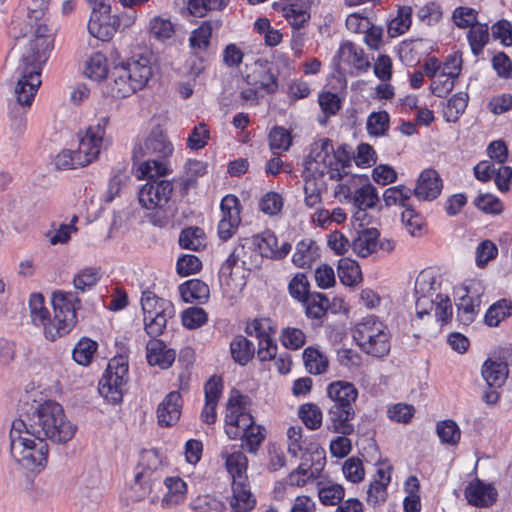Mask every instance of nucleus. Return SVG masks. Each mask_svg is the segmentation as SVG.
I'll use <instances>...</instances> for the list:
<instances>
[{
  "label": "nucleus",
  "instance_id": "nucleus-1",
  "mask_svg": "<svg viewBox=\"0 0 512 512\" xmlns=\"http://www.w3.org/2000/svg\"><path fill=\"white\" fill-rule=\"evenodd\" d=\"M77 426L67 419L63 407L52 400L39 404L25 418L15 419L10 430V451L24 469L41 471L47 463L48 444L70 441Z\"/></svg>",
  "mask_w": 512,
  "mask_h": 512
},
{
  "label": "nucleus",
  "instance_id": "nucleus-2",
  "mask_svg": "<svg viewBox=\"0 0 512 512\" xmlns=\"http://www.w3.org/2000/svg\"><path fill=\"white\" fill-rule=\"evenodd\" d=\"M51 303L53 319L50 318V313L44 306V297L40 293L31 294L29 309L33 324L43 326L45 338L54 341L68 334L75 326L76 311L81 307V300L76 292L55 291Z\"/></svg>",
  "mask_w": 512,
  "mask_h": 512
},
{
  "label": "nucleus",
  "instance_id": "nucleus-3",
  "mask_svg": "<svg viewBox=\"0 0 512 512\" xmlns=\"http://www.w3.org/2000/svg\"><path fill=\"white\" fill-rule=\"evenodd\" d=\"M46 26H39L35 38L21 56L12 78L16 80L15 93L20 104L30 105L41 85L42 66L49 58L52 41L45 35Z\"/></svg>",
  "mask_w": 512,
  "mask_h": 512
},
{
  "label": "nucleus",
  "instance_id": "nucleus-4",
  "mask_svg": "<svg viewBox=\"0 0 512 512\" xmlns=\"http://www.w3.org/2000/svg\"><path fill=\"white\" fill-rule=\"evenodd\" d=\"M173 145L167 135L160 129H153L150 134L136 144L132 151L134 162H140L138 177L165 176L169 173L167 159L173 153Z\"/></svg>",
  "mask_w": 512,
  "mask_h": 512
},
{
  "label": "nucleus",
  "instance_id": "nucleus-5",
  "mask_svg": "<svg viewBox=\"0 0 512 512\" xmlns=\"http://www.w3.org/2000/svg\"><path fill=\"white\" fill-rule=\"evenodd\" d=\"M153 75L149 58L139 56L116 64L111 71L110 93L115 98H126L142 90Z\"/></svg>",
  "mask_w": 512,
  "mask_h": 512
},
{
  "label": "nucleus",
  "instance_id": "nucleus-6",
  "mask_svg": "<svg viewBox=\"0 0 512 512\" xmlns=\"http://www.w3.org/2000/svg\"><path fill=\"white\" fill-rule=\"evenodd\" d=\"M360 349L373 357H384L390 351V333L387 326L376 316L370 315L357 323L352 331Z\"/></svg>",
  "mask_w": 512,
  "mask_h": 512
},
{
  "label": "nucleus",
  "instance_id": "nucleus-7",
  "mask_svg": "<svg viewBox=\"0 0 512 512\" xmlns=\"http://www.w3.org/2000/svg\"><path fill=\"white\" fill-rule=\"evenodd\" d=\"M336 156L334 146L328 138L314 141L310 151L304 160V174L312 177H323L329 175L331 180L339 181L343 178L340 168L335 167Z\"/></svg>",
  "mask_w": 512,
  "mask_h": 512
},
{
  "label": "nucleus",
  "instance_id": "nucleus-8",
  "mask_svg": "<svg viewBox=\"0 0 512 512\" xmlns=\"http://www.w3.org/2000/svg\"><path fill=\"white\" fill-rule=\"evenodd\" d=\"M128 382V360L124 356L112 358L105 374L99 381V393L110 403L117 404L123 399Z\"/></svg>",
  "mask_w": 512,
  "mask_h": 512
},
{
  "label": "nucleus",
  "instance_id": "nucleus-9",
  "mask_svg": "<svg viewBox=\"0 0 512 512\" xmlns=\"http://www.w3.org/2000/svg\"><path fill=\"white\" fill-rule=\"evenodd\" d=\"M249 398L237 390H232L228 399L225 415V432L230 439H238L241 434L252 427L253 417L247 413Z\"/></svg>",
  "mask_w": 512,
  "mask_h": 512
},
{
  "label": "nucleus",
  "instance_id": "nucleus-10",
  "mask_svg": "<svg viewBox=\"0 0 512 512\" xmlns=\"http://www.w3.org/2000/svg\"><path fill=\"white\" fill-rule=\"evenodd\" d=\"M109 124V117L103 116L97 120L95 125H90L85 135L79 140L78 146V164H84L85 166L90 164L92 161L97 159L101 150L109 144V140L105 137L106 127Z\"/></svg>",
  "mask_w": 512,
  "mask_h": 512
},
{
  "label": "nucleus",
  "instance_id": "nucleus-11",
  "mask_svg": "<svg viewBox=\"0 0 512 512\" xmlns=\"http://www.w3.org/2000/svg\"><path fill=\"white\" fill-rule=\"evenodd\" d=\"M162 176L145 177L147 182L138 192L139 203L142 207L151 209H160L167 211L173 193L172 182L160 179Z\"/></svg>",
  "mask_w": 512,
  "mask_h": 512
},
{
  "label": "nucleus",
  "instance_id": "nucleus-12",
  "mask_svg": "<svg viewBox=\"0 0 512 512\" xmlns=\"http://www.w3.org/2000/svg\"><path fill=\"white\" fill-rule=\"evenodd\" d=\"M138 471L135 475V486L141 488L138 499H143L152 492L156 484H160L161 478V459L156 451L145 450L140 455Z\"/></svg>",
  "mask_w": 512,
  "mask_h": 512
},
{
  "label": "nucleus",
  "instance_id": "nucleus-13",
  "mask_svg": "<svg viewBox=\"0 0 512 512\" xmlns=\"http://www.w3.org/2000/svg\"><path fill=\"white\" fill-rule=\"evenodd\" d=\"M442 187L438 172L429 168L421 172L412 193L420 201H432L440 195Z\"/></svg>",
  "mask_w": 512,
  "mask_h": 512
},
{
  "label": "nucleus",
  "instance_id": "nucleus-14",
  "mask_svg": "<svg viewBox=\"0 0 512 512\" xmlns=\"http://www.w3.org/2000/svg\"><path fill=\"white\" fill-rule=\"evenodd\" d=\"M355 416V409L330 406L327 412V429L339 435H352L355 431L352 423Z\"/></svg>",
  "mask_w": 512,
  "mask_h": 512
},
{
  "label": "nucleus",
  "instance_id": "nucleus-15",
  "mask_svg": "<svg viewBox=\"0 0 512 512\" xmlns=\"http://www.w3.org/2000/svg\"><path fill=\"white\" fill-rule=\"evenodd\" d=\"M91 7L92 13L87 25L88 32L91 36L99 40L107 41V37L111 34V31H113V28L102 26L101 20L103 18H111V6L108 4L107 0H96Z\"/></svg>",
  "mask_w": 512,
  "mask_h": 512
},
{
  "label": "nucleus",
  "instance_id": "nucleus-16",
  "mask_svg": "<svg viewBox=\"0 0 512 512\" xmlns=\"http://www.w3.org/2000/svg\"><path fill=\"white\" fill-rule=\"evenodd\" d=\"M465 497L473 506L489 507L496 502L498 493L492 484H486L476 479L466 487Z\"/></svg>",
  "mask_w": 512,
  "mask_h": 512
},
{
  "label": "nucleus",
  "instance_id": "nucleus-17",
  "mask_svg": "<svg viewBox=\"0 0 512 512\" xmlns=\"http://www.w3.org/2000/svg\"><path fill=\"white\" fill-rule=\"evenodd\" d=\"M327 395L332 402L330 406L354 409L358 391L354 384L350 382L335 381L328 385Z\"/></svg>",
  "mask_w": 512,
  "mask_h": 512
},
{
  "label": "nucleus",
  "instance_id": "nucleus-18",
  "mask_svg": "<svg viewBox=\"0 0 512 512\" xmlns=\"http://www.w3.org/2000/svg\"><path fill=\"white\" fill-rule=\"evenodd\" d=\"M182 397L178 391H172L158 405L157 418L161 426L174 425L181 416Z\"/></svg>",
  "mask_w": 512,
  "mask_h": 512
},
{
  "label": "nucleus",
  "instance_id": "nucleus-19",
  "mask_svg": "<svg viewBox=\"0 0 512 512\" xmlns=\"http://www.w3.org/2000/svg\"><path fill=\"white\" fill-rule=\"evenodd\" d=\"M146 358L151 366H159L162 369L169 368L175 360L176 353L167 349L163 341L151 339L146 345Z\"/></svg>",
  "mask_w": 512,
  "mask_h": 512
},
{
  "label": "nucleus",
  "instance_id": "nucleus-20",
  "mask_svg": "<svg viewBox=\"0 0 512 512\" xmlns=\"http://www.w3.org/2000/svg\"><path fill=\"white\" fill-rule=\"evenodd\" d=\"M141 308L144 316L160 315L174 316L175 309L171 301L158 297L152 291H144L141 297Z\"/></svg>",
  "mask_w": 512,
  "mask_h": 512
},
{
  "label": "nucleus",
  "instance_id": "nucleus-21",
  "mask_svg": "<svg viewBox=\"0 0 512 512\" xmlns=\"http://www.w3.org/2000/svg\"><path fill=\"white\" fill-rule=\"evenodd\" d=\"M481 298L479 294L472 295L469 288L457 303V318L463 325L471 324L480 311Z\"/></svg>",
  "mask_w": 512,
  "mask_h": 512
},
{
  "label": "nucleus",
  "instance_id": "nucleus-22",
  "mask_svg": "<svg viewBox=\"0 0 512 512\" xmlns=\"http://www.w3.org/2000/svg\"><path fill=\"white\" fill-rule=\"evenodd\" d=\"M379 235L376 228L358 230L351 244L353 251L363 258L371 255L377 250Z\"/></svg>",
  "mask_w": 512,
  "mask_h": 512
},
{
  "label": "nucleus",
  "instance_id": "nucleus-23",
  "mask_svg": "<svg viewBox=\"0 0 512 512\" xmlns=\"http://www.w3.org/2000/svg\"><path fill=\"white\" fill-rule=\"evenodd\" d=\"M183 301L187 303L198 302L204 304L210 296L208 285L200 279H191L179 286Z\"/></svg>",
  "mask_w": 512,
  "mask_h": 512
},
{
  "label": "nucleus",
  "instance_id": "nucleus-24",
  "mask_svg": "<svg viewBox=\"0 0 512 512\" xmlns=\"http://www.w3.org/2000/svg\"><path fill=\"white\" fill-rule=\"evenodd\" d=\"M507 364L501 361L487 359L481 369L483 379L490 388L501 387L508 376Z\"/></svg>",
  "mask_w": 512,
  "mask_h": 512
},
{
  "label": "nucleus",
  "instance_id": "nucleus-25",
  "mask_svg": "<svg viewBox=\"0 0 512 512\" xmlns=\"http://www.w3.org/2000/svg\"><path fill=\"white\" fill-rule=\"evenodd\" d=\"M212 23L210 21H204L198 28L194 29L189 37V46L194 55L203 59L202 54L207 52L211 37H212Z\"/></svg>",
  "mask_w": 512,
  "mask_h": 512
},
{
  "label": "nucleus",
  "instance_id": "nucleus-26",
  "mask_svg": "<svg viewBox=\"0 0 512 512\" xmlns=\"http://www.w3.org/2000/svg\"><path fill=\"white\" fill-rule=\"evenodd\" d=\"M164 484L167 493L162 498L163 507H172L184 502L187 495V484L180 477H167Z\"/></svg>",
  "mask_w": 512,
  "mask_h": 512
},
{
  "label": "nucleus",
  "instance_id": "nucleus-27",
  "mask_svg": "<svg viewBox=\"0 0 512 512\" xmlns=\"http://www.w3.org/2000/svg\"><path fill=\"white\" fill-rule=\"evenodd\" d=\"M309 319L321 320L330 308L327 296L320 292H311L302 302Z\"/></svg>",
  "mask_w": 512,
  "mask_h": 512
},
{
  "label": "nucleus",
  "instance_id": "nucleus-28",
  "mask_svg": "<svg viewBox=\"0 0 512 512\" xmlns=\"http://www.w3.org/2000/svg\"><path fill=\"white\" fill-rule=\"evenodd\" d=\"M221 457L225 459L227 471L231 474L234 481L242 479L247 469V457L241 450L230 452L227 447L221 451Z\"/></svg>",
  "mask_w": 512,
  "mask_h": 512
},
{
  "label": "nucleus",
  "instance_id": "nucleus-29",
  "mask_svg": "<svg viewBox=\"0 0 512 512\" xmlns=\"http://www.w3.org/2000/svg\"><path fill=\"white\" fill-rule=\"evenodd\" d=\"M318 256V248L314 241L305 239L297 243L292 261L299 268H309Z\"/></svg>",
  "mask_w": 512,
  "mask_h": 512
},
{
  "label": "nucleus",
  "instance_id": "nucleus-30",
  "mask_svg": "<svg viewBox=\"0 0 512 512\" xmlns=\"http://www.w3.org/2000/svg\"><path fill=\"white\" fill-rule=\"evenodd\" d=\"M230 353L239 365H246L254 356V344L242 335L236 336L230 343Z\"/></svg>",
  "mask_w": 512,
  "mask_h": 512
},
{
  "label": "nucleus",
  "instance_id": "nucleus-31",
  "mask_svg": "<svg viewBox=\"0 0 512 512\" xmlns=\"http://www.w3.org/2000/svg\"><path fill=\"white\" fill-rule=\"evenodd\" d=\"M337 270L341 283L346 286H354L362 280L358 263L350 258L340 259Z\"/></svg>",
  "mask_w": 512,
  "mask_h": 512
},
{
  "label": "nucleus",
  "instance_id": "nucleus-32",
  "mask_svg": "<svg viewBox=\"0 0 512 512\" xmlns=\"http://www.w3.org/2000/svg\"><path fill=\"white\" fill-rule=\"evenodd\" d=\"M339 57L342 61L353 65L357 69H367L369 62L364 57L363 50L354 43L344 42L339 49Z\"/></svg>",
  "mask_w": 512,
  "mask_h": 512
},
{
  "label": "nucleus",
  "instance_id": "nucleus-33",
  "mask_svg": "<svg viewBox=\"0 0 512 512\" xmlns=\"http://www.w3.org/2000/svg\"><path fill=\"white\" fill-rule=\"evenodd\" d=\"M303 360L307 371L314 375L325 373L329 365L328 358L314 347L304 350Z\"/></svg>",
  "mask_w": 512,
  "mask_h": 512
},
{
  "label": "nucleus",
  "instance_id": "nucleus-34",
  "mask_svg": "<svg viewBox=\"0 0 512 512\" xmlns=\"http://www.w3.org/2000/svg\"><path fill=\"white\" fill-rule=\"evenodd\" d=\"M102 277L101 269L86 267L81 269L73 278V285L77 291L86 292L92 289Z\"/></svg>",
  "mask_w": 512,
  "mask_h": 512
},
{
  "label": "nucleus",
  "instance_id": "nucleus-35",
  "mask_svg": "<svg viewBox=\"0 0 512 512\" xmlns=\"http://www.w3.org/2000/svg\"><path fill=\"white\" fill-rule=\"evenodd\" d=\"M489 28L487 24L476 23L468 31V42L472 53L478 56L489 41Z\"/></svg>",
  "mask_w": 512,
  "mask_h": 512
},
{
  "label": "nucleus",
  "instance_id": "nucleus-36",
  "mask_svg": "<svg viewBox=\"0 0 512 512\" xmlns=\"http://www.w3.org/2000/svg\"><path fill=\"white\" fill-rule=\"evenodd\" d=\"M355 208H373L379 201L377 189L370 183H367L356 189L351 196Z\"/></svg>",
  "mask_w": 512,
  "mask_h": 512
},
{
  "label": "nucleus",
  "instance_id": "nucleus-37",
  "mask_svg": "<svg viewBox=\"0 0 512 512\" xmlns=\"http://www.w3.org/2000/svg\"><path fill=\"white\" fill-rule=\"evenodd\" d=\"M439 286L437 275L432 269L422 270L415 280V295L430 297Z\"/></svg>",
  "mask_w": 512,
  "mask_h": 512
},
{
  "label": "nucleus",
  "instance_id": "nucleus-38",
  "mask_svg": "<svg viewBox=\"0 0 512 512\" xmlns=\"http://www.w3.org/2000/svg\"><path fill=\"white\" fill-rule=\"evenodd\" d=\"M512 315V302L506 299L499 300L487 310L485 323L490 327H496L501 321Z\"/></svg>",
  "mask_w": 512,
  "mask_h": 512
},
{
  "label": "nucleus",
  "instance_id": "nucleus-39",
  "mask_svg": "<svg viewBox=\"0 0 512 512\" xmlns=\"http://www.w3.org/2000/svg\"><path fill=\"white\" fill-rule=\"evenodd\" d=\"M232 489L233 501L231 502V505L236 512H247L254 507L255 499L251 492L247 490L241 482L234 481Z\"/></svg>",
  "mask_w": 512,
  "mask_h": 512
},
{
  "label": "nucleus",
  "instance_id": "nucleus-40",
  "mask_svg": "<svg viewBox=\"0 0 512 512\" xmlns=\"http://www.w3.org/2000/svg\"><path fill=\"white\" fill-rule=\"evenodd\" d=\"M468 103V94L459 92L453 95L443 109V116L447 122H456L464 113Z\"/></svg>",
  "mask_w": 512,
  "mask_h": 512
},
{
  "label": "nucleus",
  "instance_id": "nucleus-41",
  "mask_svg": "<svg viewBox=\"0 0 512 512\" xmlns=\"http://www.w3.org/2000/svg\"><path fill=\"white\" fill-rule=\"evenodd\" d=\"M412 190L405 185L389 187L384 191L383 200L386 206L399 205L404 207L411 206L409 200Z\"/></svg>",
  "mask_w": 512,
  "mask_h": 512
},
{
  "label": "nucleus",
  "instance_id": "nucleus-42",
  "mask_svg": "<svg viewBox=\"0 0 512 512\" xmlns=\"http://www.w3.org/2000/svg\"><path fill=\"white\" fill-rule=\"evenodd\" d=\"M179 244L184 249L198 251L204 244V231L199 227H188L181 231Z\"/></svg>",
  "mask_w": 512,
  "mask_h": 512
},
{
  "label": "nucleus",
  "instance_id": "nucleus-43",
  "mask_svg": "<svg viewBox=\"0 0 512 512\" xmlns=\"http://www.w3.org/2000/svg\"><path fill=\"white\" fill-rule=\"evenodd\" d=\"M14 94H16V93L14 92ZM15 97H17V95H15ZM31 105H32V103L30 105L20 104L18 102V98H16L15 103H12L10 106V112H9L10 122H11L10 126H11V129L13 130V133L16 136L23 135L26 130L25 108H28Z\"/></svg>",
  "mask_w": 512,
  "mask_h": 512
},
{
  "label": "nucleus",
  "instance_id": "nucleus-44",
  "mask_svg": "<svg viewBox=\"0 0 512 512\" xmlns=\"http://www.w3.org/2000/svg\"><path fill=\"white\" fill-rule=\"evenodd\" d=\"M85 74L93 80L99 81L106 78L108 66L106 57L100 53H94L88 60L85 67Z\"/></svg>",
  "mask_w": 512,
  "mask_h": 512
},
{
  "label": "nucleus",
  "instance_id": "nucleus-45",
  "mask_svg": "<svg viewBox=\"0 0 512 512\" xmlns=\"http://www.w3.org/2000/svg\"><path fill=\"white\" fill-rule=\"evenodd\" d=\"M193 512H225L224 503L215 496L199 495L190 502Z\"/></svg>",
  "mask_w": 512,
  "mask_h": 512
},
{
  "label": "nucleus",
  "instance_id": "nucleus-46",
  "mask_svg": "<svg viewBox=\"0 0 512 512\" xmlns=\"http://www.w3.org/2000/svg\"><path fill=\"white\" fill-rule=\"evenodd\" d=\"M97 343L89 338H82L73 349V359L80 365H88L97 350Z\"/></svg>",
  "mask_w": 512,
  "mask_h": 512
},
{
  "label": "nucleus",
  "instance_id": "nucleus-47",
  "mask_svg": "<svg viewBox=\"0 0 512 512\" xmlns=\"http://www.w3.org/2000/svg\"><path fill=\"white\" fill-rule=\"evenodd\" d=\"M227 6L226 0H188L187 9L195 17H204L209 11L222 10Z\"/></svg>",
  "mask_w": 512,
  "mask_h": 512
},
{
  "label": "nucleus",
  "instance_id": "nucleus-48",
  "mask_svg": "<svg viewBox=\"0 0 512 512\" xmlns=\"http://www.w3.org/2000/svg\"><path fill=\"white\" fill-rule=\"evenodd\" d=\"M252 243L262 257L274 259L277 238L272 232L266 231L260 235L254 236Z\"/></svg>",
  "mask_w": 512,
  "mask_h": 512
},
{
  "label": "nucleus",
  "instance_id": "nucleus-49",
  "mask_svg": "<svg viewBox=\"0 0 512 512\" xmlns=\"http://www.w3.org/2000/svg\"><path fill=\"white\" fill-rule=\"evenodd\" d=\"M389 128V114L386 111L372 112L366 122V129L372 136H383Z\"/></svg>",
  "mask_w": 512,
  "mask_h": 512
},
{
  "label": "nucleus",
  "instance_id": "nucleus-50",
  "mask_svg": "<svg viewBox=\"0 0 512 512\" xmlns=\"http://www.w3.org/2000/svg\"><path fill=\"white\" fill-rule=\"evenodd\" d=\"M299 417L311 430L320 428L322 424V411L316 404H303L299 409Z\"/></svg>",
  "mask_w": 512,
  "mask_h": 512
},
{
  "label": "nucleus",
  "instance_id": "nucleus-51",
  "mask_svg": "<svg viewBox=\"0 0 512 512\" xmlns=\"http://www.w3.org/2000/svg\"><path fill=\"white\" fill-rule=\"evenodd\" d=\"M437 434L443 443L455 445L460 440V429L453 420H444L437 424Z\"/></svg>",
  "mask_w": 512,
  "mask_h": 512
},
{
  "label": "nucleus",
  "instance_id": "nucleus-52",
  "mask_svg": "<svg viewBox=\"0 0 512 512\" xmlns=\"http://www.w3.org/2000/svg\"><path fill=\"white\" fill-rule=\"evenodd\" d=\"M173 317L174 316H164L163 314L144 316V330L151 339H157L158 336L163 334L167 326L168 319Z\"/></svg>",
  "mask_w": 512,
  "mask_h": 512
},
{
  "label": "nucleus",
  "instance_id": "nucleus-53",
  "mask_svg": "<svg viewBox=\"0 0 512 512\" xmlns=\"http://www.w3.org/2000/svg\"><path fill=\"white\" fill-rule=\"evenodd\" d=\"M292 144L289 131L276 126L269 133V145L272 151H287Z\"/></svg>",
  "mask_w": 512,
  "mask_h": 512
},
{
  "label": "nucleus",
  "instance_id": "nucleus-54",
  "mask_svg": "<svg viewBox=\"0 0 512 512\" xmlns=\"http://www.w3.org/2000/svg\"><path fill=\"white\" fill-rule=\"evenodd\" d=\"M401 220L410 235L418 236L421 234L424 226V220L422 216L416 212L414 207L407 206V208L402 212Z\"/></svg>",
  "mask_w": 512,
  "mask_h": 512
},
{
  "label": "nucleus",
  "instance_id": "nucleus-55",
  "mask_svg": "<svg viewBox=\"0 0 512 512\" xmlns=\"http://www.w3.org/2000/svg\"><path fill=\"white\" fill-rule=\"evenodd\" d=\"M280 340L286 348L297 350L304 346L306 342V336L301 329L295 327H286L281 332Z\"/></svg>",
  "mask_w": 512,
  "mask_h": 512
},
{
  "label": "nucleus",
  "instance_id": "nucleus-56",
  "mask_svg": "<svg viewBox=\"0 0 512 512\" xmlns=\"http://www.w3.org/2000/svg\"><path fill=\"white\" fill-rule=\"evenodd\" d=\"M309 288V281L303 273H297L288 285L289 294L299 302H302L311 293Z\"/></svg>",
  "mask_w": 512,
  "mask_h": 512
},
{
  "label": "nucleus",
  "instance_id": "nucleus-57",
  "mask_svg": "<svg viewBox=\"0 0 512 512\" xmlns=\"http://www.w3.org/2000/svg\"><path fill=\"white\" fill-rule=\"evenodd\" d=\"M220 210L222 214L221 219L241 222L240 202L236 196L228 194L223 197L220 204Z\"/></svg>",
  "mask_w": 512,
  "mask_h": 512
},
{
  "label": "nucleus",
  "instance_id": "nucleus-58",
  "mask_svg": "<svg viewBox=\"0 0 512 512\" xmlns=\"http://www.w3.org/2000/svg\"><path fill=\"white\" fill-rule=\"evenodd\" d=\"M412 8L403 6L399 9L398 15L389 24V32L394 36L406 32L411 25Z\"/></svg>",
  "mask_w": 512,
  "mask_h": 512
},
{
  "label": "nucleus",
  "instance_id": "nucleus-59",
  "mask_svg": "<svg viewBox=\"0 0 512 512\" xmlns=\"http://www.w3.org/2000/svg\"><path fill=\"white\" fill-rule=\"evenodd\" d=\"M207 320L206 311L200 307H190L182 313V324L188 329H196L204 325Z\"/></svg>",
  "mask_w": 512,
  "mask_h": 512
},
{
  "label": "nucleus",
  "instance_id": "nucleus-60",
  "mask_svg": "<svg viewBox=\"0 0 512 512\" xmlns=\"http://www.w3.org/2000/svg\"><path fill=\"white\" fill-rule=\"evenodd\" d=\"M202 268L201 260L195 255H183L177 260L176 271L180 276H189L199 272Z\"/></svg>",
  "mask_w": 512,
  "mask_h": 512
},
{
  "label": "nucleus",
  "instance_id": "nucleus-61",
  "mask_svg": "<svg viewBox=\"0 0 512 512\" xmlns=\"http://www.w3.org/2000/svg\"><path fill=\"white\" fill-rule=\"evenodd\" d=\"M174 32V26L168 19L155 17L150 22V33L158 40L169 39Z\"/></svg>",
  "mask_w": 512,
  "mask_h": 512
},
{
  "label": "nucleus",
  "instance_id": "nucleus-62",
  "mask_svg": "<svg viewBox=\"0 0 512 512\" xmlns=\"http://www.w3.org/2000/svg\"><path fill=\"white\" fill-rule=\"evenodd\" d=\"M342 470L346 479L352 483H358L364 479L365 471L359 458L352 457L346 460Z\"/></svg>",
  "mask_w": 512,
  "mask_h": 512
},
{
  "label": "nucleus",
  "instance_id": "nucleus-63",
  "mask_svg": "<svg viewBox=\"0 0 512 512\" xmlns=\"http://www.w3.org/2000/svg\"><path fill=\"white\" fill-rule=\"evenodd\" d=\"M498 249L490 240L482 241L476 249V264L483 268L487 263L497 256Z\"/></svg>",
  "mask_w": 512,
  "mask_h": 512
},
{
  "label": "nucleus",
  "instance_id": "nucleus-64",
  "mask_svg": "<svg viewBox=\"0 0 512 512\" xmlns=\"http://www.w3.org/2000/svg\"><path fill=\"white\" fill-rule=\"evenodd\" d=\"M491 33L492 37L500 40L504 46H512V24L508 20L501 19L494 23Z\"/></svg>",
  "mask_w": 512,
  "mask_h": 512
}]
</instances>
